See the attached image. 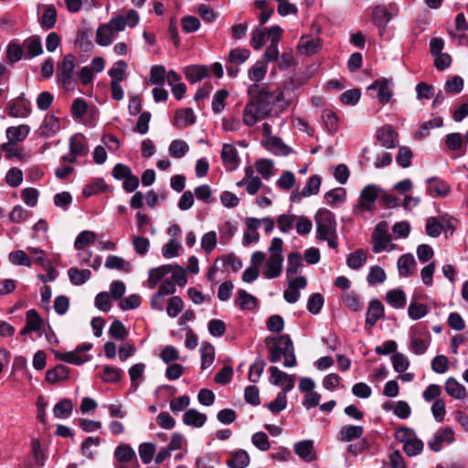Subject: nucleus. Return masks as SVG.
I'll use <instances>...</instances> for the list:
<instances>
[{
	"label": "nucleus",
	"mask_w": 468,
	"mask_h": 468,
	"mask_svg": "<svg viewBox=\"0 0 468 468\" xmlns=\"http://www.w3.org/2000/svg\"><path fill=\"white\" fill-rule=\"evenodd\" d=\"M371 242L375 253L392 250L394 244L391 243V235L388 233L387 221L383 220L377 224L372 233Z\"/></svg>",
	"instance_id": "nucleus-4"
},
{
	"label": "nucleus",
	"mask_w": 468,
	"mask_h": 468,
	"mask_svg": "<svg viewBox=\"0 0 468 468\" xmlns=\"http://www.w3.org/2000/svg\"><path fill=\"white\" fill-rule=\"evenodd\" d=\"M271 150L277 155H288L292 149L286 145L280 137H271L269 141Z\"/></svg>",
	"instance_id": "nucleus-55"
},
{
	"label": "nucleus",
	"mask_w": 468,
	"mask_h": 468,
	"mask_svg": "<svg viewBox=\"0 0 468 468\" xmlns=\"http://www.w3.org/2000/svg\"><path fill=\"white\" fill-rule=\"evenodd\" d=\"M73 410V403L69 399H61L53 408L54 417L57 419L69 418Z\"/></svg>",
	"instance_id": "nucleus-38"
},
{
	"label": "nucleus",
	"mask_w": 468,
	"mask_h": 468,
	"mask_svg": "<svg viewBox=\"0 0 468 468\" xmlns=\"http://www.w3.org/2000/svg\"><path fill=\"white\" fill-rule=\"evenodd\" d=\"M378 191L379 188L375 185L365 186L360 193L358 207L365 211H372L378 197Z\"/></svg>",
	"instance_id": "nucleus-8"
},
{
	"label": "nucleus",
	"mask_w": 468,
	"mask_h": 468,
	"mask_svg": "<svg viewBox=\"0 0 468 468\" xmlns=\"http://www.w3.org/2000/svg\"><path fill=\"white\" fill-rule=\"evenodd\" d=\"M446 393L455 399H463L466 396V388L454 378H449L444 385Z\"/></svg>",
	"instance_id": "nucleus-23"
},
{
	"label": "nucleus",
	"mask_w": 468,
	"mask_h": 468,
	"mask_svg": "<svg viewBox=\"0 0 468 468\" xmlns=\"http://www.w3.org/2000/svg\"><path fill=\"white\" fill-rule=\"evenodd\" d=\"M323 121L330 133H335L338 129V118L335 112L325 109L322 113Z\"/></svg>",
	"instance_id": "nucleus-61"
},
{
	"label": "nucleus",
	"mask_w": 468,
	"mask_h": 468,
	"mask_svg": "<svg viewBox=\"0 0 468 468\" xmlns=\"http://www.w3.org/2000/svg\"><path fill=\"white\" fill-rule=\"evenodd\" d=\"M393 82L391 80L381 78L376 80L368 90H378V99L382 105L387 104L392 96Z\"/></svg>",
	"instance_id": "nucleus-9"
},
{
	"label": "nucleus",
	"mask_w": 468,
	"mask_h": 468,
	"mask_svg": "<svg viewBox=\"0 0 468 468\" xmlns=\"http://www.w3.org/2000/svg\"><path fill=\"white\" fill-rule=\"evenodd\" d=\"M122 371L114 367L106 366L101 375V378L106 383H116L122 378Z\"/></svg>",
	"instance_id": "nucleus-52"
},
{
	"label": "nucleus",
	"mask_w": 468,
	"mask_h": 468,
	"mask_svg": "<svg viewBox=\"0 0 468 468\" xmlns=\"http://www.w3.org/2000/svg\"><path fill=\"white\" fill-rule=\"evenodd\" d=\"M250 52L246 48H233L229 53V63L239 66L250 58Z\"/></svg>",
	"instance_id": "nucleus-51"
},
{
	"label": "nucleus",
	"mask_w": 468,
	"mask_h": 468,
	"mask_svg": "<svg viewBox=\"0 0 468 468\" xmlns=\"http://www.w3.org/2000/svg\"><path fill=\"white\" fill-rule=\"evenodd\" d=\"M282 256L270 255L262 271L263 276L270 280L279 277L282 271Z\"/></svg>",
	"instance_id": "nucleus-16"
},
{
	"label": "nucleus",
	"mask_w": 468,
	"mask_h": 468,
	"mask_svg": "<svg viewBox=\"0 0 468 468\" xmlns=\"http://www.w3.org/2000/svg\"><path fill=\"white\" fill-rule=\"evenodd\" d=\"M364 433V428L359 425H346L341 428L338 432L337 439L341 441L347 442L356 439H359Z\"/></svg>",
	"instance_id": "nucleus-21"
},
{
	"label": "nucleus",
	"mask_w": 468,
	"mask_h": 468,
	"mask_svg": "<svg viewBox=\"0 0 468 468\" xmlns=\"http://www.w3.org/2000/svg\"><path fill=\"white\" fill-rule=\"evenodd\" d=\"M255 6L261 10V14L259 16L260 25L263 26L268 22L270 17L274 12L272 6H270L266 0H257L255 2Z\"/></svg>",
	"instance_id": "nucleus-57"
},
{
	"label": "nucleus",
	"mask_w": 468,
	"mask_h": 468,
	"mask_svg": "<svg viewBox=\"0 0 468 468\" xmlns=\"http://www.w3.org/2000/svg\"><path fill=\"white\" fill-rule=\"evenodd\" d=\"M115 458L121 463H128L136 460L134 450L128 444L119 445L114 451Z\"/></svg>",
	"instance_id": "nucleus-45"
},
{
	"label": "nucleus",
	"mask_w": 468,
	"mask_h": 468,
	"mask_svg": "<svg viewBox=\"0 0 468 468\" xmlns=\"http://www.w3.org/2000/svg\"><path fill=\"white\" fill-rule=\"evenodd\" d=\"M392 16L384 5H377L372 14V22L378 27V33L382 36Z\"/></svg>",
	"instance_id": "nucleus-15"
},
{
	"label": "nucleus",
	"mask_w": 468,
	"mask_h": 468,
	"mask_svg": "<svg viewBox=\"0 0 468 468\" xmlns=\"http://www.w3.org/2000/svg\"><path fill=\"white\" fill-rule=\"evenodd\" d=\"M321 48L319 38H312L303 36L298 43L297 49L301 54L311 56L316 53Z\"/></svg>",
	"instance_id": "nucleus-20"
},
{
	"label": "nucleus",
	"mask_w": 468,
	"mask_h": 468,
	"mask_svg": "<svg viewBox=\"0 0 468 468\" xmlns=\"http://www.w3.org/2000/svg\"><path fill=\"white\" fill-rule=\"evenodd\" d=\"M57 10L53 5H47L41 17L39 18V25L44 30H50L54 28L57 23Z\"/></svg>",
	"instance_id": "nucleus-27"
},
{
	"label": "nucleus",
	"mask_w": 468,
	"mask_h": 468,
	"mask_svg": "<svg viewBox=\"0 0 468 468\" xmlns=\"http://www.w3.org/2000/svg\"><path fill=\"white\" fill-rule=\"evenodd\" d=\"M139 455L144 464L152 462L155 452V445L151 442H144L139 445Z\"/></svg>",
	"instance_id": "nucleus-60"
},
{
	"label": "nucleus",
	"mask_w": 468,
	"mask_h": 468,
	"mask_svg": "<svg viewBox=\"0 0 468 468\" xmlns=\"http://www.w3.org/2000/svg\"><path fill=\"white\" fill-rule=\"evenodd\" d=\"M322 183V178L318 175L312 176L309 177L308 181L306 182L305 186L303 188V191L300 195H294V197H298V199H301L302 197H310L314 195H317L320 190Z\"/></svg>",
	"instance_id": "nucleus-34"
},
{
	"label": "nucleus",
	"mask_w": 468,
	"mask_h": 468,
	"mask_svg": "<svg viewBox=\"0 0 468 468\" xmlns=\"http://www.w3.org/2000/svg\"><path fill=\"white\" fill-rule=\"evenodd\" d=\"M60 129L59 119L54 114L47 115L37 131L39 137L50 138Z\"/></svg>",
	"instance_id": "nucleus-11"
},
{
	"label": "nucleus",
	"mask_w": 468,
	"mask_h": 468,
	"mask_svg": "<svg viewBox=\"0 0 468 468\" xmlns=\"http://www.w3.org/2000/svg\"><path fill=\"white\" fill-rule=\"evenodd\" d=\"M445 145L448 150L459 152V155L463 156L466 153L462 134L460 133H451L445 136Z\"/></svg>",
	"instance_id": "nucleus-24"
},
{
	"label": "nucleus",
	"mask_w": 468,
	"mask_h": 468,
	"mask_svg": "<svg viewBox=\"0 0 468 468\" xmlns=\"http://www.w3.org/2000/svg\"><path fill=\"white\" fill-rule=\"evenodd\" d=\"M30 128L27 124L10 126L6 129L5 134L8 141L18 143L24 141L29 134Z\"/></svg>",
	"instance_id": "nucleus-29"
},
{
	"label": "nucleus",
	"mask_w": 468,
	"mask_h": 468,
	"mask_svg": "<svg viewBox=\"0 0 468 468\" xmlns=\"http://www.w3.org/2000/svg\"><path fill=\"white\" fill-rule=\"evenodd\" d=\"M92 31L90 28L80 29L77 33L75 44L84 52H89L93 48L91 41Z\"/></svg>",
	"instance_id": "nucleus-33"
},
{
	"label": "nucleus",
	"mask_w": 468,
	"mask_h": 468,
	"mask_svg": "<svg viewBox=\"0 0 468 468\" xmlns=\"http://www.w3.org/2000/svg\"><path fill=\"white\" fill-rule=\"evenodd\" d=\"M196 122V115L191 108L180 109L176 112L173 124L178 129H185Z\"/></svg>",
	"instance_id": "nucleus-18"
},
{
	"label": "nucleus",
	"mask_w": 468,
	"mask_h": 468,
	"mask_svg": "<svg viewBox=\"0 0 468 468\" xmlns=\"http://www.w3.org/2000/svg\"><path fill=\"white\" fill-rule=\"evenodd\" d=\"M386 301L393 308L401 309L406 305L407 298L401 289H394L386 293Z\"/></svg>",
	"instance_id": "nucleus-32"
},
{
	"label": "nucleus",
	"mask_w": 468,
	"mask_h": 468,
	"mask_svg": "<svg viewBox=\"0 0 468 468\" xmlns=\"http://www.w3.org/2000/svg\"><path fill=\"white\" fill-rule=\"evenodd\" d=\"M69 375V368L64 365H57L55 367L48 369L46 373V381L55 384L58 381L66 380Z\"/></svg>",
	"instance_id": "nucleus-26"
},
{
	"label": "nucleus",
	"mask_w": 468,
	"mask_h": 468,
	"mask_svg": "<svg viewBox=\"0 0 468 468\" xmlns=\"http://www.w3.org/2000/svg\"><path fill=\"white\" fill-rule=\"evenodd\" d=\"M266 362L258 356L254 363L250 367L248 378L251 383H257L263 373Z\"/></svg>",
	"instance_id": "nucleus-47"
},
{
	"label": "nucleus",
	"mask_w": 468,
	"mask_h": 468,
	"mask_svg": "<svg viewBox=\"0 0 468 468\" xmlns=\"http://www.w3.org/2000/svg\"><path fill=\"white\" fill-rule=\"evenodd\" d=\"M367 254L362 249L350 253L346 258V264L352 270H358L367 262Z\"/></svg>",
	"instance_id": "nucleus-41"
},
{
	"label": "nucleus",
	"mask_w": 468,
	"mask_h": 468,
	"mask_svg": "<svg viewBox=\"0 0 468 468\" xmlns=\"http://www.w3.org/2000/svg\"><path fill=\"white\" fill-rule=\"evenodd\" d=\"M25 94L22 93L16 99H14L8 103V115L14 118H26L30 112V102L25 99Z\"/></svg>",
	"instance_id": "nucleus-7"
},
{
	"label": "nucleus",
	"mask_w": 468,
	"mask_h": 468,
	"mask_svg": "<svg viewBox=\"0 0 468 468\" xmlns=\"http://www.w3.org/2000/svg\"><path fill=\"white\" fill-rule=\"evenodd\" d=\"M68 275L73 285L80 286L84 284L91 276L89 269L79 270L76 267L68 270Z\"/></svg>",
	"instance_id": "nucleus-36"
},
{
	"label": "nucleus",
	"mask_w": 468,
	"mask_h": 468,
	"mask_svg": "<svg viewBox=\"0 0 468 468\" xmlns=\"http://www.w3.org/2000/svg\"><path fill=\"white\" fill-rule=\"evenodd\" d=\"M8 261L16 266L30 267L32 261L29 256L22 250H13L8 254Z\"/></svg>",
	"instance_id": "nucleus-46"
},
{
	"label": "nucleus",
	"mask_w": 468,
	"mask_h": 468,
	"mask_svg": "<svg viewBox=\"0 0 468 468\" xmlns=\"http://www.w3.org/2000/svg\"><path fill=\"white\" fill-rule=\"evenodd\" d=\"M293 450L295 454L305 462H312L316 459L314 443L312 440H303L296 442Z\"/></svg>",
	"instance_id": "nucleus-17"
},
{
	"label": "nucleus",
	"mask_w": 468,
	"mask_h": 468,
	"mask_svg": "<svg viewBox=\"0 0 468 468\" xmlns=\"http://www.w3.org/2000/svg\"><path fill=\"white\" fill-rule=\"evenodd\" d=\"M250 462L248 452L240 449L231 453V457L227 460L226 464L229 468H246Z\"/></svg>",
	"instance_id": "nucleus-25"
},
{
	"label": "nucleus",
	"mask_w": 468,
	"mask_h": 468,
	"mask_svg": "<svg viewBox=\"0 0 468 468\" xmlns=\"http://www.w3.org/2000/svg\"><path fill=\"white\" fill-rule=\"evenodd\" d=\"M201 353V368L203 370L208 368L214 362L215 359V349L214 346L207 342H204L200 348Z\"/></svg>",
	"instance_id": "nucleus-39"
},
{
	"label": "nucleus",
	"mask_w": 468,
	"mask_h": 468,
	"mask_svg": "<svg viewBox=\"0 0 468 468\" xmlns=\"http://www.w3.org/2000/svg\"><path fill=\"white\" fill-rule=\"evenodd\" d=\"M221 159L228 171H234L239 165V157L233 144H224L221 151Z\"/></svg>",
	"instance_id": "nucleus-10"
},
{
	"label": "nucleus",
	"mask_w": 468,
	"mask_h": 468,
	"mask_svg": "<svg viewBox=\"0 0 468 468\" xmlns=\"http://www.w3.org/2000/svg\"><path fill=\"white\" fill-rule=\"evenodd\" d=\"M324 297L321 293H319V292L313 293L308 298L307 310L312 314H317L321 311V309L324 305Z\"/></svg>",
	"instance_id": "nucleus-64"
},
{
	"label": "nucleus",
	"mask_w": 468,
	"mask_h": 468,
	"mask_svg": "<svg viewBox=\"0 0 468 468\" xmlns=\"http://www.w3.org/2000/svg\"><path fill=\"white\" fill-rule=\"evenodd\" d=\"M207 421V415L195 409L186 410L183 415V422L186 426L201 428Z\"/></svg>",
	"instance_id": "nucleus-22"
},
{
	"label": "nucleus",
	"mask_w": 468,
	"mask_h": 468,
	"mask_svg": "<svg viewBox=\"0 0 468 468\" xmlns=\"http://www.w3.org/2000/svg\"><path fill=\"white\" fill-rule=\"evenodd\" d=\"M267 66L262 61H257L249 70V79L254 82L261 81L266 75Z\"/></svg>",
	"instance_id": "nucleus-53"
},
{
	"label": "nucleus",
	"mask_w": 468,
	"mask_h": 468,
	"mask_svg": "<svg viewBox=\"0 0 468 468\" xmlns=\"http://www.w3.org/2000/svg\"><path fill=\"white\" fill-rule=\"evenodd\" d=\"M113 39V31L106 24L101 25L96 32V42L101 47L110 46Z\"/></svg>",
	"instance_id": "nucleus-43"
},
{
	"label": "nucleus",
	"mask_w": 468,
	"mask_h": 468,
	"mask_svg": "<svg viewBox=\"0 0 468 468\" xmlns=\"http://www.w3.org/2000/svg\"><path fill=\"white\" fill-rule=\"evenodd\" d=\"M128 64L124 60H119L108 71L111 82H122L125 78V70Z\"/></svg>",
	"instance_id": "nucleus-44"
},
{
	"label": "nucleus",
	"mask_w": 468,
	"mask_h": 468,
	"mask_svg": "<svg viewBox=\"0 0 468 468\" xmlns=\"http://www.w3.org/2000/svg\"><path fill=\"white\" fill-rule=\"evenodd\" d=\"M108 186L102 178H96L92 183L84 186L82 195L85 197H90L98 192H105Z\"/></svg>",
	"instance_id": "nucleus-48"
},
{
	"label": "nucleus",
	"mask_w": 468,
	"mask_h": 468,
	"mask_svg": "<svg viewBox=\"0 0 468 468\" xmlns=\"http://www.w3.org/2000/svg\"><path fill=\"white\" fill-rule=\"evenodd\" d=\"M69 151L78 156H84L87 154V142L84 135L81 133H76L69 138Z\"/></svg>",
	"instance_id": "nucleus-31"
},
{
	"label": "nucleus",
	"mask_w": 468,
	"mask_h": 468,
	"mask_svg": "<svg viewBox=\"0 0 468 468\" xmlns=\"http://www.w3.org/2000/svg\"><path fill=\"white\" fill-rule=\"evenodd\" d=\"M303 266V257L300 252H292L287 258L286 277L290 279L296 274Z\"/></svg>",
	"instance_id": "nucleus-37"
},
{
	"label": "nucleus",
	"mask_w": 468,
	"mask_h": 468,
	"mask_svg": "<svg viewBox=\"0 0 468 468\" xmlns=\"http://www.w3.org/2000/svg\"><path fill=\"white\" fill-rule=\"evenodd\" d=\"M186 78L188 81L195 83L207 77L206 66H190L186 69Z\"/></svg>",
	"instance_id": "nucleus-42"
},
{
	"label": "nucleus",
	"mask_w": 468,
	"mask_h": 468,
	"mask_svg": "<svg viewBox=\"0 0 468 468\" xmlns=\"http://www.w3.org/2000/svg\"><path fill=\"white\" fill-rule=\"evenodd\" d=\"M428 314V308L423 303L411 302L408 307V314L412 320H419Z\"/></svg>",
	"instance_id": "nucleus-62"
},
{
	"label": "nucleus",
	"mask_w": 468,
	"mask_h": 468,
	"mask_svg": "<svg viewBox=\"0 0 468 468\" xmlns=\"http://www.w3.org/2000/svg\"><path fill=\"white\" fill-rule=\"evenodd\" d=\"M75 68L76 59L72 54L65 55L62 61L58 65L57 78L65 90H72L75 89L76 80L73 77Z\"/></svg>",
	"instance_id": "nucleus-3"
},
{
	"label": "nucleus",
	"mask_w": 468,
	"mask_h": 468,
	"mask_svg": "<svg viewBox=\"0 0 468 468\" xmlns=\"http://www.w3.org/2000/svg\"><path fill=\"white\" fill-rule=\"evenodd\" d=\"M229 96V92L225 89L218 90L213 96L212 111L215 113H220L225 108V101Z\"/></svg>",
	"instance_id": "nucleus-59"
},
{
	"label": "nucleus",
	"mask_w": 468,
	"mask_h": 468,
	"mask_svg": "<svg viewBox=\"0 0 468 468\" xmlns=\"http://www.w3.org/2000/svg\"><path fill=\"white\" fill-rule=\"evenodd\" d=\"M384 316V305L378 299L369 302L366 315V329H371Z\"/></svg>",
	"instance_id": "nucleus-12"
},
{
	"label": "nucleus",
	"mask_w": 468,
	"mask_h": 468,
	"mask_svg": "<svg viewBox=\"0 0 468 468\" xmlns=\"http://www.w3.org/2000/svg\"><path fill=\"white\" fill-rule=\"evenodd\" d=\"M166 77L165 68L162 65H154L150 70V82L153 85L162 86Z\"/></svg>",
	"instance_id": "nucleus-56"
},
{
	"label": "nucleus",
	"mask_w": 468,
	"mask_h": 468,
	"mask_svg": "<svg viewBox=\"0 0 468 468\" xmlns=\"http://www.w3.org/2000/svg\"><path fill=\"white\" fill-rule=\"evenodd\" d=\"M264 343L270 353V362L277 363L283 356V367H292L296 366L297 359L293 343L289 335H270L265 338Z\"/></svg>",
	"instance_id": "nucleus-2"
},
{
	"label": "nucleus",
	"mask_w": 468,
	"mask_h": 468,
	"mask_svg": "<svg viewBox=\"0 0 468 468\" xmlns=\"http://www.w3.org/2000/svg\"><path fill=\"white\" fill-rule=\"evenodd\" d=\"M23 48L27 52L25 55L27 59L39 56L43 52L41 39L38 36H32L27 38L23 43Z\"/></svg>",
	"instance_id": "nucleus-19"
},
{
	"label": "nucleus",
	"mask_w": 468,
	"mask_h": 468,
	"mask_svg": "<svg viewBox=\"0 0 468 468\" xmlns=\"http://www.w3.org/2000/svg\"><path fill=\"white\" fill-rule=\"evenodd\" d=\"M316 225V238H326L336 232V222L334 213L326 208H320L314 217Z\"/></svg>",
	"instance_id": "nucleus-5"
},
{
	"label": "nucleus",
	"mask_w": 468,
	"mask_h": 468,
	"mask_svg": "<svg viewBox=\"0 0 468 468\" xmlns=\"http://www.w3.org/2000/svg\"><path fill=\"white\" fill-rule=\"evenodd\" d=\"M248 95L250 101L243 110L242 121L249 127L269 117L275 104H279L282 110L287 108L290 104L285 100L282 90L272 92L268 87L257 83L248 88Z\"/></svg>",
	"instance_id": "nucleus-1"
},
{
	"label": "nucleus",
	"mask_w": 468,
	"mask_h": 468,
	"mask_svg": "<svg viewBox=\"0 0 468 468\" xmlns=\"http://www.w3.org/2000/svg\"><path fill=\"white\" fill-rule=\"evenodd\" d=\"M443 124V120L441 117L433 118L428 122H425L420 127L419 131L416 133V138H424L430 134V130L433 128L441 127Z\"/></svg>",
	"instance_id": "nucleus-49"
},
{
	"label": "nucleus",
	"mask_w": 468,
	"mask_h": 468,
	"mask_svg": "<svg viewBox=\"0 0 468 468\" xmlns=\"http://www.w3.org/2000/svg\"><path fill=\"white\" fill-rule=\"evenodd\" d=\"M56 357L61 361L73 364V365H82L90 359V356L84 355L76 349L75 351L66 352V353H57Z\"/></svg>",
	"instance_id": "nucleus-28"
},
{
	"label": "nucleus",
	"mask_w": 468,
	"mask_h": 468,
	"mask_svg": "<svg viewBox=\"0 0 468 468\" xmlns=\"http://www.w3.org/2000/svg\"><path fill=\"white\" fill-rule=\"evenodd\" d=\"M172 271V265L165 264L149 270L148 283L151 289L154 288L157 283L168 273Z\"/></svg>",
	"instance_id": "nucleus-30"
},
{
	"label": "nucleus",
	"mask_w": 468,
	"mask_h": 468,
	"mask_svg": "<svg viewBox=\"0 0 468 468\" xmlns=\"http://www.w3.org/2000/svg\"><path fill=\"white\" fill-rule=\"evenodd\" d=\"M453 441L454 432L452 429L450 427H444L439 429L433 434V437L428 441V446L431 451L439 452L442 449L443 442L451 444Z\"/></svg>",
	"instance_id": "nucleus-6"
},
{
	"label": "nucleus",
	"mask_w": 468,
	"mask_h": 468,
	"mask_svg": "<svg viewBox=\"0 0 468 468\" xmlns=\"http://www.w3.org/2000/svg\"><path fill=\"white\" fill-rule=\"evenodd\" d=\"M416 266V261L411 254H404L399 258L398 269L399 274L404 277H409L413 273V269Z\"/></svg>",
	"instance_id": "nucleus-35"
},
{
	"label": "nucleus",
	"mask_w": 468,
	"mask_h": 468,
	"mask_svg": "<svg viewBox=\"0 0 468 468\" xmlns=\"http://www.w3.org/2000/svg\"><path fill=\"white\" fill-rule=\"evenodd\" d=\"M235 303L241 310H252L256 306V298L245 290L240 289L238 291Z\"/></svg>",
	"instance_id": "nucleus-40"
},
{
	"label": "nucleus",
	"mask_w": 468,
	"mask_h": 468,
	"mask_svg": "<svg viewBox=\"0 0 468 468\" xmlns=\"http://www.w3.org/2000/svg\"><path fill=\"white\" fill-rule=\"evenodd\" d=\"M96 239V234L90 230L81 231L76 238L74 248L78 250H82L84 247L93 243Z\"/></svg>",
	"instance_id": "nucleus-54"
},
{
	"label": "nucleus",
	"mask_w": 468,
	"mask_h": 468,
	"mask_svg": "<svg viewBox=\"0 0 468 468\" xmlns=\"http://www.w3.org/2000/svg\"><path fill=\"white\" fill-rule=\"evenodd\" d=\"M398 133L391 125H384L377 132V139L387 149L395 148L398 144Z\"/></svg>",
	"instance_id": "nucleus-13"
},
{
	"label": "nucleus",
	"mask_w": 468,
	"mask_h": 468,
	"mask_svg": "<svg viewBox=\"0 0 468 468\" xmlns=\"http://www.w3.org/2000/svg\"><path fill=\"white\" fill-rule=\"evenodd\" d=\"M189 147L183 140H174L169 145V154L172 157L182 158L186 155Z\"/></svg>",
	"instance_id": "nucleus-58"
},
{
	"label": "nucleus",
	"mask_w": 468,
	"mask_h": 468,
	"mask_svg": "<svg viewBox=\"0 0 468 468\" xmlns=\"http://www.w3.org/2000/svg\"><path fill=\"white\" fill-rule=\"evenodd\" d=\"M393 369L398 373L405 372L410 367L408 357L402 353H396L391 356Z\"/></svg>",
	"instance_id": "nucleus-63"
},
{
	"label": "nucleus",
	"mask_w": 468,
	"mask_h": 468,
	"mask_svg": "<svg viewBox=\"0 0 468 468\" xmlns=\"http://www.w3.org/2000/svg\"><path fill=\"white\" fill-rule=\"evenodd\" d=\"M105 268L110 270H124L129 271L131 270V264L122 257L110 255L106 259Z\"/></svg>",
	"instance_id": "nucleus-50"
},
{
	"label": "nucleus",
	"mask_w": 468,
	"mask_h": 468,
	"mask_svg": "<svg viewBox=\"0 0 468 468\" xmlns=\"http://www.w3.org/2000/svg\"><path fill=\"white\" fill-rule=\"evenodd\" d=\"M427 183V193L432 197H445L451 191L449 184L439 177H430Z\"/></svg>",
	"instance_id": "nucleus-14"
}]
</instances>
